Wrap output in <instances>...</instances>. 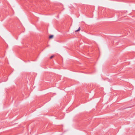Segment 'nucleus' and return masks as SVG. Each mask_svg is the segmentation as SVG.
Here are the masks:
<instances>
[{
    "label": "nucleus",
    "mask_w": 135,
    "mask_h": 135,
    "mask_svg": "<svg viewBox=\"0 0 135 135\" xmlns=\"http://www.w3.org/2000/svg\"><path fill=\"white\" fill-rule=\"evenodd\" d=\"M53 36L52 35L50 36L49 37V38H53Z\"/></svg>",
    "instance_id": "1"
},
{
    "label": "nucleus",
    "mask_w": 135,
    "mask_h": 135,
    "mask_svg": "<svg viewBox=\"0 0 135 135\" xmlns=\"http://www.w3.org/2000/svg\"><path fill=\"white\" fill-rule=\"evenodd\" d=\"M80 30V27H79V28H78V29L76 31H79Z\"/></svg>",
    "instance_id": "2"
},
{
    "label": "nucleus",
    "mask_w": 135,
    "mask_h": 135,
    "mask_svg": "<svg viewBox=\"0 0 135 135\" xmlns=\"http://www.w3.org/2000/svg\"><path fill=\"white\" fill-rule=\"evenodd\" d=\"M54 57V56H51L50 57V59H52V58L53 57Z\"/></svg>",
    "instance_id": "3"
}]
</instances>
